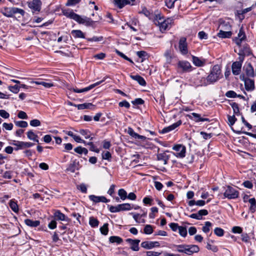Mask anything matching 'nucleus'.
Wrapping results in <instances>:
<instances>
[{
	"label": "nucleus",
	"mask_w": 256,
	"mask_h": 256,
	"mask_svg": "<svg viewBox=\"0 0 256 256\" xmlns=\"http://www.w3.org/2000/svg\"><path fill=\"white\" fill-rule=\"evenodd\" d=\"M223 76L221 68L218 64L213 66L206 78H202L200 80L201 86H206L214 84Z\"/></svg>",
	"instance_id": "nucleus-1"
},
{
	"label": "nucleus",
	"mask_w": 256,
	"mask_h": 256,
	"mask_svg": "<svg viewBox=\"0 0 256 256\" xmlns=\"http://www.w3.org/2000/svg\"><path fill=\"white\" fill-rule=\"evenodd\" d=\"M64 15L68 18L72 19L80 24H84L86 26H90L93 24L94 22L86 16H81L74 13L72 11L66 12Z\"/></svg>",
	"instance_id": "nucleus-2"
},
{
	"label": "nucleus",
	"mask_w": 256,
	"mask_h": 256,
	"mask_svg": "<svg viewBox=\"0 0 256 256\" xmlns=\"http://www.w3.org/2000/svg\"><path fill=\"white\" fill-rule=\"evenodd\" d=\"M174 246L176 248V250L178 252L184 253L188 255L198 252L200 250L199 247L195 244H178L174 245Z\"/></svg>",
	"instance_id": "nucleus-3"
},
{
	"label": "nucleus",
	"mask_w": 256,
	"mask_h": 256,
	"mask_svg": "<svg viewBox=\"0 0 256 256\" xmlns=\"http://www.w3.org/2000/svg\"><path fill=\"white\" fill-rule=\"evenodd\" d=\"M173 22V20L171 18L164 19V18L157 17L155 20L156 25L159 26L160 32H164L171 27L172 24Z\"/></svg>",
	"instance_id": "nucleus-4"
},
{
	"label": "nucleus",
	"mask_w": 256,
	"mask_h": 256,
	"mask_svg": "<svg viewBox=\"0 0 256 256\" xmlns=\"http://www.w3.org/2000/svg\"><path fill=\"white\" fill-rule=\"evenodd\" d=\"M224 196L229 200L236 199L239 197L240 192L234 188L230 186H226L224 187Z\"/></svg>",
	"instance_id": "nucleus-5"
},
{
	"label": "nucleus",
	"mask_w": 256,
	"mask_h": 256,
	"mask_svg": "<svg viewBox=\"0 0 256 256\" xmlns=\"http://www.w3.org/2000/svg\"><path fill=\"white\" fill-rule=\"evenodd\" d=\"M2 14L8 18L12 17L14 14H20L22 16L24 14V11L22 9L18 8H5L2 10Z\"/></svg>",
	"instance_id": "nucleus-6"
},
{
	"label": "nucleus",
	"mask_w": 256,
	"mask_h": 256,
	"mask_svg": "<svg viewBox=\"0 0 256 256\" xmlns=\"http://www.w3.org/2000/svg\"><path fill=\"white\" fill-rule=\"evenodd\" d=\"M172 149L175 150V152H173V154L178 158H183L186 156V148L185 146L182 144H176L174 145Z\"/></svg>",
	"instance_id": "nucleus-7"
},
{
	"label": "nucleus",
	"mask_w": 256,
	"mask_h": 256,
	"mask_svg": "<svg viewBox=\"0 0 256 256\" xmlns=\"http://www.w3.org/2000/svg\"><path fill=\"white\" fill-rule=\"evenodd\" d=\"M178 49L180 52L183 56H186L188 53V49L186 38L184 37L181 38L178 41Z\"/></svg>",
	"instance_id": "nucleus-8"
},
{
	"label": "nucleus",
	"mask_w": 256,
	"mask_h": 256,
	"mask_svg": "<svg viewBox=\"0 0 256 256\" xmlns=\"http://www.w3.org/2000/svg\"><path fill=\"white\" fill-rule=\"evenodd\" d=\"M12 144L16 146L14 149L15 150L18 151L20 150L30 148L34 145V144L31 142L14 140L12 143Z\"/></svg>",
	"instance_id": "nucleus-9"
},
{
	"label": "nucleus",
	"mask_w": 256,
	"mask_h": 256,
	"mask_svg": "<svg viewBox=\"0 0 256 256\" xmlns=\"http://www.w3.org/2000/svg\"><path fill=\"white\" fill-rule=\"evenodd\" d=\"M240 78L244 82L245 88L247 91L252 92L255 88L254 80L248 78H246L244 76H240Z\"/></svg>",
	"instance_id": "nucleus-10"
},
{
	"label": "nucleus",
	"mask_w": 256,
	"mask_h": 256,
	"mask_svg": "<svg viewBox=\"0 0 256 256\" xmlns=\"http://www.w3.org/2000/svg\"><path fill=\"white\" fill-rule=\"evenodd\" d=\"M178 68L180 69L182 72H186L192 70V66L186 60H180L178 63Z\"/></svg>",
	"instance_id": "nucleus-11"
},
{
	"label": "nucleus",
	"mask_w": 256,
	"mask_h": 256,
	"mask_svg": "<svg viewBox=\"0 0 256 256\" xmlns=\"http://www.w3.org/2000/svg\"><path fill=\"white\" fill-rule=\"evenodd\" d=\"M42 2L40 0H32L28 3V6L32 12H39L41 10Z\"/></svg>",
	"instance_id": "nucleus-12"
},
{
	"label": "nucleus",
	"mask_w": 256,
	"mask_h": 256,
	"mask_svg": "<svg viewBox=\"0 0 256 256\" xmlns=\"http://www.w3.org/2000/svg\"><path fill=\"white\" fill-rule=\"evenodd\" d=\"M246 38V36L244 32L243 28H241L239 30L238 36L236 37L234 39V40L236 45L238 46H240L242 42L244 41Z\"/></svg>",
	"instance_id": "nucleus-13"
},
{
	"label": "nucleus",
	"mask_w": 256,
	"mask_h": 256,
	"mask_svg": "<svg viewBox=\"0 0 256 256\" xmlns=\"http://www.w3.org/2000/svg\"><path fill=\"white\" fill-rule=\"evenodd\" d=\"M135 0H114V4L118 8H122L126 4L134 5Z\"/></svg>",
	"instance_id": "nucleus-14"
},
{
	"label": "nucleus",
	"mask_w": 256,
	"mask_h": 256,
	"mask_svg": "<svg viewBox=\"0 0 256 256\" xmlns=\"http://www.w3.org/2000/svg\"><path fill=\"white\" fill-rule=\"evenodd\" d=\"M142 247L146 249H152L156 247H160V244L158 242L144 241L141 244Z\"/></svg>",
	"instance_id": "nucleus-15"
},
{
	"label": "nucleus",
	"mask_w": 256,
	"mask_h": 256,
	"mask_svg": "<svg viewBox=\"0 0 256 256\" xmlns=\"http://www.w3.org/2000/svg\"><path fill=\"white\" fill-rule=\"evenodd\" d=\"M88 198L94 203H98L100 202L106 203L110 202V200H108L104 196H96L94 194H92L88 196Z\"/></svg>",
	"instance_id": "nucleus-16"
},
{
	"label": "nucleus",
	"mask_w": 256,
	"mask_h": 256,
	"mask_svg": "<svg viewBox=\"0 0 256 256\" xmlns=\"http://www.w3.org/2000/svg\"><path fill=\"white\" fill-rule=\"evenodd\" d=\"M54 216L56 220L69 222V218L60 210H55Z\"/></svg>",
	"instance_id": "nucleus-17"
},
{
	"label": "nucleus",
	"mask_w": 256,
	"mask_h": 256,
	"mask_svg": "<svg viewBox=\"0 0 256 256\" xmlns=\"http://www.w3.org/2000/svg\"><path fill=\"white\" fill-rule=\"evenodd\" d=\"M242 64L240 62H235L232 66V72L234 75H238L241 72Z\"/></svg>",
	"instance_id": "nucleus-18"
},
{
	"label": "nucleus",
	"mask_w": 256,
	"mask_h": 256,
	"mask_svg": "<svg viewBox=\"0 0 256 256\" xmlns=\"http://www.w3.org/2000/svg\"><path fill=\"white\" fill-rule=\"evenodd\" d=\"M188 118L194 120L196 122H210V120L208 118H202L200 116V115L195 112H192L190 115H188Z\"/></svg>",
	"instance_id": "nucleus-19"
},
{
	"label": "nucleus",
	"mask_w": 256,
	"mask_h": 256,
	"mask_svg": "<svg viewBox=\"0 0 256 256\" xmlns=\"http://www.w3.org/2000/svg\"><path fill=\"white\" fill-rule=\"evenodd\" d=\"M126 242L130 244V248L132 250L138 251L139 250L138 244L140 242V240L128 238L126 240Z\"/></svg>",
	"instance_id": "nucleus-20"
},
{
	"label": "nucleus",
	"mask_w": 256,
	"mask_h": 256,
	"mask_svg": "<svg viewBox=\"0 0 256 256\" xmlns=\"http://www.w3.org/2000/svg\"><path fill=\"white\" fill-rule=\"evenodd\" d=\"M192 62L196 66L200 67L204 66L206 64V60L204 58H200L192 56Z\"/></svg>",
	"instance_id": "nucleus-21"
},
{
	"label": "nucleus",
	"mask_w": 256,
	"mask_h": 256,
	"mask_svg": "<svg viewBox=\"0 0 256 256\" xmlns=\"http://www.w3.org/2000/svg\"><path fill=\"white\" fill-rule=\"evenodd\" d=\"M181 124H182V121L180 120H178V122L173 124H172L164 128L162 130L161 133H162V134L168 133V132L174 130L177 127L180 126Z\"/></svg>",
	"instance_id": "nucleus-22"
},
{
	"label": "nucleus",
	"mask_w": 256,
	"mask_h": 256,
	"mask_svg": "<svg viewBox=\"0 0 256 256\" xmlns=\"http://www.w3.org/2000/svg\"><path fill=\"white\" fill-rule=\"evenodd\" d=\"M79 162L76 160H73L68 166L66 170L71 172H74L78 169Z\"/></svg>",
	"instance_id": "nucleus-23"
},
{
	"label": "nucleus",
	"mask_w": 256,
	"mask_h": 256,
	"mask_svg": "<svg viewBox=\"0 0 256 256\" xmlns=\"http://www.w3.org/2000/svg\"><path fill=\"white\" fill-rule=\"evenodd\" d=\"M127 132L130 136L136 139H139L144 140L146 138V136L140 135L136 133L132 128H128Z\"/></svg>",
	"instance_id": "nucleus-24"
},
{
	"label": "nucleus",
	"mask_w": 256,
	"mask_h": 256,
	"mask_svg": "<svg viewBox=\"0 0 256 256\" xmlns=\"http://www.w3.org/2000/svg\"><path fill=\"white\" fill-rule=\"evenodd\" d=\"M28 138L31 140H32L36 143H39L38 136L32 130H30L26 132Z\"/></svg>",
	"instance_id": "nucleus-25"
},
{
	"label": "nucleus",
	"mask_w": 256,
	"mask_h": 256,
	"mask_svg": "<svg viewBox=\"0 0 256 256\" xmlns=\"http://www.w3.org/2000/svg\"><path fill=\"white\" fill-rule=\"evenodd\" d=\"M130 78L138 82L142 86H145L146 85V82L144 80V79L141 76L139 75H131Z\"/></svg>",
	"instance_id": "nucleus-26"
},
{
	"label": "nucleus",
	"mask_w": 256,
	"mask_h": 256,
	"mask_svg": "<svg viewBox=\"0 0 256 256\" xmlns=\"http://www.w3.org/2000/svg\"><path fill=\"white\" fill-rule=\"evenodd\" d=\"M25 224L28 226L36 228L40 224V220H33L30 219H26L24 220Z\"/></svg>",
	"instance_id": "nucleus-27"
},
{
	"label": "nucleus",
	"mask_w": 256,
	"mask_h": 256,
	"mask_svg": "<svg viewBox=\"0 0 256 256\" xmlns=\"http://www.w3.org/2000/svg\"><path fill=\"white\" fill-rule=\"evenodd\" d=\"M9 206L14 212L16 213H18V206L17 204L16 201L14 199L10 200L9 202Z\"/></svg>",
	"instance_id": "nucleus-28"
},
{
	"label": "nucleus",
	"mask_w": 256,
	"mask_h": 256,
	"mask_svg": "<svg viewBox=\"0 0 256 256\" xmlns=\"http://www.w3.org/2000/svg\"><path fill=\"white\" fill-rule=\"evenodd\" d=\"M252 10V8L249 7V8H244V10H238L236 12V16H238V18L240 20H242L244 18V14L248 12H250Z\"/></svg>",
	"instance_id": "nucleus-29"
},
{
	"label": "nucleus",
	"mask_w": 256,
	"mask_h": 256,
	"mask_svg": "<svg viewBox=\"0 0 256 256\" xmlns=\"http://www.w3.org/2000/svg\"><path fill=\"white\" fill-rule=\"evenodd\" d=\"M232 35V32L230 30L224 31L220 30L218 34V36L221 38H229Z\"/></svg>",
	"instance_id": "nucleus-30"
},
{
	"label": "nucleus",
	"mask_w": 256,
	"mask_h": 256,
	"mask_svg": "<svg viewBox=\"0 0 256 256\" xmlns=\"http://www.w3.org/2000/svg\"><path fill=\"white\" fill-rule=\"evenodd\" d=\"M46 82L38 80V82H36V84L42 85L45 88H50L54 86V84L50 80H48Z\"/></svg>",
	"instance_id": "nucleus-31"
},
{
	"label": "nucleus",
	"mask_w": 256,
	"mask_h": 256,
	"mask_svg": "<svg viewBox=\"0 0 256 256\" xmlns=\"http://www.w3.org/2000/svg\"><path fill=\"white\" fill-rule=\"evenodd\" d=\"M71 34L73 37L75 38H85L84 34L80 30H72L71 32Z\"/></svg>",
	"instance_id": "nucleus-32"
},
{
	"label": "nucleus",
	"mask_w": 256,
	"mask_h": 256,
	"mask_svg": "<svg viewBox=\"0 0 256 256\" xmlns=\"http://www.w3.org/2000/svg\"><path fill=\"white\" fill-rule=\"evenodd\" d=\"M157 159L158 160H162L164 164H166L168 163V161L169 159L168 156L165 153H160L157 155Z\"/></svg>",
	"instance_id": "nucleus-33"
},
{
	"label": "nucleus",
	"mask_w": 256,
	"mask_h": 256,
	"mask_svg": "<svg viewBox=\"0 0 256 256\" xmlns=\"http://www.w3.org/2000/svg\"><path fill=\"white\" fill-rule=\"evenodd\" d=\"M119 211L129 210L132 208L131 204L128 203H124L118 204Z\"/></svg>",
	"instance_id": "nucleus-34"
},
{
	"label": "nucleus",
	"mask_w": 256,
	"mask_h": 256,
	"mask_svg": "<svg viewBox=\"0 0 256 256\" xmlns=\"http://www.w3.org/2000/svg\"><path fill=\"white\" fill-rule=\"evenodd\" d=\"M246 73L248 77H254V71L252 66L250 64L246 68Z\"/></svg>",
	"instance_id": "nucleus-35"
},
{
	"label": "nucleus",
	"mask_w": 256,
	"mask_h": 256,
	"mask_svg": "<svg viewBox=\"0 0 256 256\" xmlns=\"http://www.w3.org/2000/svg\"><path fill=\"white\" fill-rule=\"evenodd\" d=\"M109 241L111 243L120 244L122 242V239L118 236H111L109 238Z\"/></svg>",
	"instance_id": "nucleus-36"
},
{
	"label": "nucleus",
	"mask_w": 256,
	"mask_h": 256,
	"mask_svg": "<svg viewBox=\"0 0 256 256\" xmlns=\"http://www.w3.org/2000/svg\"><path fill=\"white\" fill-rule=\"evenodd\" d=\"M178 230L180 236L183 238L186 236L188 232L186 226H180Z\"/></svg>",
	"instance_id": "nucleus-37"
},
{
	"label": "nucleus",
	"mask_w": 256,
	"mask_h": 256,
	"mask_svg": "<svg viewBox=\"0 0 256 256\" xmlns=\"http://www.w3.org/2000/svg\"><path fill=\"white\" fill-rule=\"evenodd\" d=\"M74 150L78 154H84L85 155H86L88 153V150L86 148H82L80 146L76 148Z\"/></svg>",
	"instance_id": "nucleus-38"
},
{
	"label": "nucleus",
	"mask_w": 256,
	"mask_h": 256,
	"mask_svg": "<svg viewBox=\"0 0 256 256\" xmlns=\"http://www.w3.org/2000/svg\"><path fill=\"white\" fill-rule=\"evenodd\" d=\"M154 232L153 226L150 224H146L144 228V233L146 234H150Z\"/></svg>",
	"instance_id": "nucleus-39"
},
{
	"label": "nucleus",
	"mask_w": 256,
	"mask_h": 256,
	"mask_svg": "<svg viewBox=\"0 0 256 256\" xmlns=\"http://www.w3.org/2000/svg\"><path fill=\"white\" fill-rule=\"evenodd\" d=\"M99 224L98 220L94 217H90L89 220V224L92 228L98 226Z\"/></svg>",
	"instance_id": "nucleus-40"
},
{
	"label": "nucleus",
	"mask_w": 256,
	"mask_h": 256,
	"mask_svg": "<svg viewBox=\"0 0 256 256\" xmlns=\"http://www.w3.org/2000/svg\"><path fill=\"white\" fill-rule=\"evenodd\" d=\"M93 106L91 103H84L82 104H80L77 106L78 110H84L88 108H90V107Z\"/></svg>",
	"instance_id": "nucleus-41"
},
{
	"label": "nucleus",
	"mask_w": 256,
	"mask_h": 256,
	"mask_svg": "<svg viewBox=\"0 0 256 256\" xmlns=\"http://www.w3.org/2000/svg\"><path fill=\"white\" fill-rule=\"evenodd\" d=\"M118 194L122 200H124L127 198V192L123 188H121L118 190Z\"/></svg>",
	"instance_id": "nucleus-42"
},
{
	"label": "nucleus",
	"mask_w": 256,
	"mask_h": 256,
	"mask_svg": "<svg viewBox=\"0 0 256 256\" xmlns=\"http://www.w3.org/2000/svg\"><path fill=\"white\" fill-rule=\"evenodd\" d=\"M212 224L210 222H206L204 226L202 228V231L205 233H208L210 230V228L211 227Z\"/></svg>",
	"instance_id": "nucleus-43"
},
{
	"label": "nucleus",
	"mask_w": 256,
	"mask_h": 256,
	"mask_svg": "<svg viewBox=\"0 0 256 256\" xmlns=\"http://www.w3.org/2000/svg\"><path fill=\"white\" fill-rule=\"evenodd\" d=\"M14 124L17 126L22 128H26L28 126V122L23 120L15 121Z\"/></svg>",
	"instance_id": "nucleus-44"
},
{
	"label": "nucleus",
	"mask_w": 256,
	"mask_h": 256,
	"mask_svg": "<svg viewBox=\"0 0 256 256\" xmlns=\"http://www.w3.org/2000/svg\"><path fill=\"white\" fill-rule=\"evenodd\" d=\"M8 88L11 92L17 94L20 91V86L16 84L14 86H8Z\"/></svg>",
	"instance_id": "nucleus-45"
},
{
	"label": "nucleus",
	"mask_w": 256,
	"mask_h": 256,
	"mask_svg": "<svg viewBox=\"0 0 256 256\" xmlns=\"http://www.w3.org/2000/svg\"><path fill=\"white\" fill-rule=\"evenodd\" d=\"M70 90H72L74 92H75L76 93L84 92H88V90H90L88 86L84 88H82V89H78V88H71Z\"/></svg>",
	"instance_id": "nucleus-46"
},
{
	"label": "nucleus",
	"mask_w": 256,
	"mask_h": 256,
	"mask_svg": "<svg viewBox=\"0 0 256 256\" xmlns=\"http://www.w3.org/2000/svg\"><path fill=\"white\" fill-rule=\"evenodd\" d=\"M100 231L104 235L108 234V224H104L103 226L100 228Z\"/></svg>",
	"instance_id": "nucleus-47"
},
{
	"label": "nucleus",
	"mask_w": 256,
	"mask_h": 256,
	"mask_svg": "<svg viewBox=\"0 0 256 256\" xmlns=\"http://www.w3.org/2000/svg\"><path fill=\"white\" fill-rule=\"evenodd\" d=\"M230 106L232 108L234 113L238 115L240 113L238 104L236 102H232L230 104Z\"/></svg>",
	"instance_id": "nucleus-48"
},
{
	"label": "nucleus",
	"mask_w": 256,
	"mask_h": 256,
	"mask_svg": "<svg viewBox=\"0 0 256 256\" xmlns=\"http://www.w3.org/2000/svg\"><path fill=\"white\" fill-rule=\"evenodd\" d=\"M214 233L218 236H222L224 234V230L220 228H216L214 230Z\"/></svg>",
	"instance_id": "nucleus-49"
},
{
	"label": "nucleus",
	"mask_w": 256,
	"mask_h": 256,
	"mask_svg": "<svg viewBox=\"0 0 256 256\" xmlns=\"http://www.w3.org/2000/svg\"><path fill=\"white\" fill-rule=\"evenodd\" d=\"M80 133L84 136L85 138H90V132L87 130H80L79 131Z\"/></svg>",
	"instance_id": "nucleus-50"
},
{
	"label": "nucleus",
	"mask_w": 256,
	"mask_h": 256,
	"mask_svg": "<svg viewBox=\"0 0 256 256\" xmlns=\"http://www.w3.org/2000/svg\"><path fill=\"white\" fill-rule=\"evenodd\" d=\"M225 96L227 98H236L237 94L236 92H234L233 90H228L226 93Z\"/></svg>",
	"instance_id": "nucleus-51"
},
{
	"label": "nucleus",
	"mask_w": 256,
	"mask_h": 256,
	"mask_svg": "<svg viewBox=\"0 0 256 256\" xmlns=\"http://www.w3.org/2000/svg\"><path fill=\"white\" fill-rule=\"evenodd\" d=\"M206 248L207 249L211 250L212 251L214 252H217L218 251V248L217 246L210 244L209 242L207 243Z\"/></svg>",
	"instance_id": "nucleus-52"
},
{
	"label": "nucleus",
	"mask_w": 256,
	"mask_h": 256,
	"mask_svg": "<svg viewBox=\"0 0 256 256\" xmlns=\"http://www.w3.org/2000/svg\"><path fill=\"white\" fill-rule=\"evenodd\" d=\"M241 239L242 242L248 243L250 242V238L246 233H243L241 234Z\"/></svg>",
	"instance_id": "nucleus-53"
},
{
	"label": "nucleus",
	"mask_w": 256,
	"mask_h": 256,
	"mask_svg": "<svg viewBox=\"0 0 256 256\" xmlns=\"http://www.w3.org/2000/svg\"><path fill=\"white\" fill-rule=\"evenodd\" d=\"M40 122L38 119H34L30 121V124L31 126L36 127L40 125Z\"/></svg>",
	"instance_id": "nucleus-54"
},
{
	"label": "nucleus",
	"mask_w": 256,
	"mask_h": 256,
	"mask_svg": "<svg viewBox=\"0 0 256 256\" xmlns=\"http://www.w3.org/2000/svg\"><path fill=\"white\" fill-rule=\"evenodd\" d=\"M169 226L170 228L174 232H176L178 230L180 226H178V224L174 223V222H172L169 224Z\"/></svg>",
	"instance_id": "nucleus-55"
},
{
	"label": "nucleus",
	"mask_w": 256,
	"mask_h": 256,
	"mask_svg": "<svg viewBox=\"0 0 256 256\" xmlns=\"http://www.w3.org/2000/svg\"><path fill=\"white\" fill-rule=\"evenodd\" d=\"M232 232L234 234H242V228L240 226H235L232 228Z\"/></svg>",
	"instance_id": "nucleus-56"
},
{
	"label": "nucleus",
	"mask_w": 256,
	"mask_h": 256,
	"mask_svg": "<svg viewBox=\"0 0 256 256\" xmlns=\"http://www.w3.org/2000/svg\"><path fill=\"white\" fill-rule=\"evenodd\" d=\"M236 118L235 116L234 115L230 116H228V124L230 126H232L234 124L236 121Z\"/></svg>",
	"instance_id": "nucleus-57"
},
{
	"label": "nucleus",
	"mask_w": 256,
	"mask_h": 256,
	"mask_svg": "<svg viewBox=\"0 0 256 256\" xmlns=\"http://www.w3.org/2000/svg\"><path fill=\"white\" fill-rule=\"evenodd\" d=\"M80 0H68L66 3V6H73L80 2Z\"/></svg>",
	"instance_id": "nucleus-58"
},
{
	"label": "nucleus",
	"mask_w": 256,
	"mask_h": 256,
	"mask_svg": "<svg viewBox=\"0 0 256 256\" xmlns=\"http://www.w3.org/2000/svg\"><path fill=\"white\" fill-rule=\"evenodd\" d=\"M118 106L120 107H125L126 108H128L130 107V104L128 102H127L126 100L120 102L118 104Z\"/></svg>",
	"instance_id": "nucleus-59"
},
{
	"label": "nucleus",
	"mask_w": 256,
	"mask_h": 256,
	"mask_svg": "<svg viewBox=\"0 0 256 256\" xmlns=\"http://www.w3.org/2000/svg\"><path fill=\"white\" fill-rule=\"evenodd\" d=\"M18 117L21 119H27L28 116L26 114L24 111H20L18 114Z\"/></svg>",
	"instance_id": "nucleus-60"
},
{
	"label": "nucleus",
	"mask_w": 256,
	"mask_h": 256,
	"mask_svg": "<svg viewBox=\"0 0 256 256\" xmlns=\"http://www.w3.org/2000/svg\"><path fill=\"white\" fill-rule=\"evenodd\" d=\"M112 157L111 154L109 152H106L102 154V158L104 160H110Z\"/></svg>",
	"instance_id": "nucleus-61"
},
{
	"label": "nucleus",
	"mask_w": 256,
	"mask_h": 256,
	"mask_svg": "<svg viewBox=\"0 0 256 256\" xmlns=\"http://www.w3.org/2000/svg\"><path fill=\"white\" fill-rule=\"evenodd\" d=\"M198 36L200 40L207 39L208 34L204 31H200L198 33Z\"/></svg>",
	"instance_id": "nucleus-62"
},
{
	"label": "nucleus",
	"mask_w": 256,
	"mask_h": 256,
	"mask_svg": "<svg viewBox=\"0 0 256 256\" xmlns=\"http://www.w3.org/2000/svg\"><path fill=\"white\" fill-rule=\"evenodd\" d=\"M143 202L146 204L152 205V199L150 197H145L144 198Z\"/></svg>",
	"instance_id": "nucleus-63"
},
{
	"label": "nucleus",
	"mask_w": 256,
	"mask_h": 256,
	"mask_svg": "<svg viewBox=\"0 0 256 256\" xmlns=\"http://www.w3.org/2000/svg\"><path fill=\"white\" fill-rule=\"evenodd\" d=\"M0 116L4 118H8L10 116V114L7 112H6L5 110H0Z\"/></svg>",
	"instance_id": "nucleus-64"
}]
</instances>
